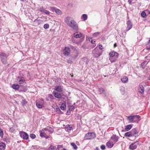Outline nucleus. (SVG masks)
Here are the masks:
<instances>
[{"label":"nucleus","instance_id":"obj_39","mask_svg":"<svg viewBox=\"0 0 150 150\" xmlns=\"http://www.w3.org/2000/svg\"><path fill=\"white\" fill-rule=\"evenodd\" d=\"M3 135L4 133L3 131L1 128H0V136L2 138L3 137Z\"/></svg>","mask_w":150,"mask_h":150},{"label":"nucleus","instance_id":"obj_22","mask_svg":"<svg viewBox=\"0 0 150 150\" xmlns=\"http://www.w3.org/2000/svg\"><path fill=\"white\" fill-rule=\"evenodd\" d=\"M45 130L46 131H48L49 134H51L54 132V130L51 127H47L45 128Z\"/></svg>","mask_w":150,"mask_h":150},{"label":"nucleus","instance_id":"obj_53","mask_svg":"<svg viewBox=\"0 0 150 150\" xmlns=\"http://www.w3.org/2000/svg\"><path fill=\"white\" fill-rule=\"evenodd\" d=\"M114 47H115L117 46V44L116 43H115L114 45Z\"/></svg>","mask_w":150,"mask_h":150},{"label":"nucleus","instance_id":"obj_1","mask_svg":"<svg viewBox=\"0 0 150 150\" xmlns=\"http://www.w3.org/2000/svg\"><path fill=\"white\" fill-rule=\"evenodd\" d=\"M64 22L68 26L73 30L76 31L78 30V25L72 18L70 17H66L64 20Z\"/></svg>","mask_w":150,"mask_h":150},{"label":"nucleus","instance_id":"obj_44","mask_svg":"<svg viewBox=\"0 0 150 150\" xmlns=\"http://www.w3.org/2000/svg\"><path fill=\"white\" fill-rule=\"evenodd\" d=\"M125 88H122L120 89V90H122V94L123 95L125 93Z\"/></svg>","mask_w":150,"mask_h":150},{"label":"nucleus","instance_id":"obj_14","mask_svg":"<svg viewBox=\"0 0 150 150\" xmlns=\"http://www.w3.org/2000/svg\"><path fill=\"white\" fill-rule=\"evenodd\" d=\"M17 81L19 83L22 84L25 82V80L23 77L19 76L17 79Z\"/></svg>","mask_w":150,"mask_h":150},{"label":"nucleus","instance_id":"obj_48","mask_svg":"<svg viewBox=\"0 0 150 150\" xmlns=\"http://www.w3.org/2000/svg\"><path fill=\"white\" fill-rule=\"evenodd\" d=\"M89 40L93 44H94L95 42V41H93V40H92V38H91Z\"/></svg>","mask_w":150,"mask_h":150},{"label":"nucleus","instance_id":"obj_16","mask_svg":"<svg viewBox=\"0 0 150 150\" xmlns=\"http://www.w3.org/2000/svg\"><path fill=\"white\" fill-rule=\"evenodd\" d=\"M40 11L42 12H43L45 14L49 15L50 14L49 11L46 10L45 8L43 7H40L39 9Z\"/></svg>","mask_w":150,"mask_h":150},{"label":"nucleus","instance_id":"obj_20","mask_svg":"<svg viewBox=\"0 0 150 150\" xmlns=\"http://www.w3.org/2000/svg\"><path fill=\"white\" fill-rule=\"evenodd\" d=\"M138 90L139 92L142 94L144 93V89L143 86L141 84H140L139 86Z\"/></svg>","mask_w":150,"mask_h":150},{"label":"nucleus","instance_id":"obj_36","mask_svg":"<svg viewBox=\"0 0 150 150\" xmlns=\"http://www.w3.org/2000/svg\"><path fill=\"white\" fill-rule=\"evenodd\" d=\"M124 136L125 137H132V136L130 134V132H127L125 133L124 134Z\"/></svg>","mask_w":150,"mask_h":150},{"label":"nucleus","instance_id":"obj_13","mask_svg":"<svg viewBox=\"0 0 150 150\" xmlns=\"http://www.w3.org/2000/svg\"><path fill=\"white\" fill-rule=\"evenodd\" d=\"M119 137L116 136V135H113L110 137V140L113 143H115L118 140Z\"/></svg>","mask_w":150,"mask_h":150},{"label":"nucleus","instance_id":"obj_42","mask_svg":"<svg viewBox=\"0 0 150 150\" xmlns=\"http://www.w3.org/2000/svg\"><path fill=\"white\" fill-rule=\"evenodd\" d=\"M30 137L32 139H34L36 137V136L34 134H30Z\"/></svg>","mask_w":150,"mask_h":150},{"label":"nucleus","instance_id":"obj_55","mask_svg":"<svg viewBox=\"0 0 150 150\" xmlns=\"http://www.w3.org/2000/svg\"><path fill=\"white\" fill-rule=\"evenodd\" d=\"M125 131H126L125 129V130H122V132H125Z\"/></svg>","mask_w":150,"mask_h":150},{"label":"nucleus","instance_id":"obj_11","mask_svg":"<svg viewBox=\"0 0 150 150\" xmlns=\"http://www.w3.org/2000/svg\"><path fill=\"white\" fill-rule=\"evenodd\" d=\"M63 54L65 55L68 56L70 54V50L68 47H66L63 51Z\"/></svg>","mask_w":150,"mask_h":150},{"label":"nucleus","instance_id":"obj_50","mask_svg":"<svg viewBox=\"0 0 150 150\" xmlns=\"http://www.w3.org/2000/svg\"><path fill=\"white\" fill-rule=\"evenodd\" d=\"M62 147L61 145H57V148H58V150H59V149Z\"/></svg>","mask_w":150,"mask_h":150},{"label":"nucleus","instance_id":"obj_19","mask_svg":"<svg viewBox=\"0 0 150 150\" xmlns=\"http://www.w3.org/2000/svg\"><path fill=\"white\" fill-rule=\"evenodd\" d=\"M127 26L126 30L128 31L132 28V23L129 20L128 21L127 23Z\"/></svg>","mask_w":150,"mask_h":150},{"label":"nucleus","instance_id":"obj_7","mask_svg":"<svg viewBox=\"0 0 150 150\" xmlns=\"http://www.w3.org/2000/svg\"><path fill=\"white\" fill-rule=\"evenodd\" d=\"M45 131V128L40 131V136L42 137H44L46 139H47L49 138V137L47 135Z\"/></svg>","mask_w":150,"mask_h":150},{"label":"nucleus","instance_id":"obj_9","mask_svg":"<svg viewBox=\"0 0 150 150\" xmlns=\"http://www.w3.org/2000/svg\"><path fill=\"white\" fill-rule=\"evenodd\" d=\"M37 106L39 108H42L43 106V100L42 99H40L36 103Z\"/></svg>","mask_w":150,"mask_h":150},{"label":"nucleus","instance_id":"obj_4","mask_svg":"<svg viewBox=\"0 0 150 150\" xmlns=\"http://www.w3.org/2000/svg\"><path fill=\"white\" fill-rule=\"evenodd\" d=\"M102 52V50H100L98 48L96 47L93 51L92 53L94 56L97 58L101 54Z\"/></svg>","mask_w":150,"mask_h":150},{"label":"nucleus","instance_id":"obj_17","mask_svg":"<svg viewBox=\"0 0 150 150\" xmlns=\"http://www.w3.org/2000/svg\"><path fill=\"white\" fill-rule=\"evenodd\" d=\"M60 92H57L56 91H53V93L54 96L57 98H61L62 97V95Z\"/></svg>","mask_w":150,"mask_h":150},{"label":"nucleus","instance_id":"obj_18","mask_svg":"<svg viewBox=\"0 0 150 150\" xmlns=\"http://www.w3.org/2000/svg\"><path fill=\"white\" fill-rule=\"evenodd\" d=\"M54 90L58 92H61L63 91V88L60 85H57L55 87Z\"/></svg>","mask_w":150,"mask_h":150},{"label":"nucleus","instance_id":"obj_49","mask_svg":"<svg viewBox=\"0 0 150 150\" xmlns=\"http://www.w3.org/2000/svg\"><path fill=\"white\" fill-rule=\"evenodd\" d=\"M99 49L101 50L103 49V46L102 45H100L99 46Z\"/></svg>","mask_w":150,"mask_h":150},{"label":"nucleus","instance_id":"obj_54","mask_svg":"<svg viewBox=\"0 0 150 150\" xmlns=\"http://www.w3.org/2000/svg\"><path fill=\"white\" fill-rule=\"evenodd\" d=\"M68 63H71V61L68 60Z\"/></svg>","mask_w":150,"mask_h":150},{"label":"nucleus","instance_id":"obj_45","mask_svg":"<svg viewBox=\"0 0 150 150\" xmlns=\"http://www.w3.org/2000/svg\"><path fill=\"white\" fill-rule=\"evenodd\" d=\"M22 104L23 105H24L26 103V101L25 100H23L21 102Z\"/></svg>","mask_w":150,"mask_h":150},{"label":"nucleus","instance_id":"obj_38","mask_svg":"<svg viewBox=\"0 0 150 150\" xmlns=\"http://www.w3.org/2000/svg\"><path fill=\"white\" fill-rule=\"evenodd\" d=\"M148 62L146 61H144L141 64V66L144 69L145 67V66L147 64Z\"/></svg>","mask_w":150,"mask_h":150},{"label":"nucleus","instance_id":"obj_30","mask_svg":"<svg viewBox=\"0 0 150 150\" xmlns=\"http://www.w3.org/2000/svg\"><path fill=\"white\" fill-rule=\"evenodd\" d=\"M98 91L100 94H105V91L103 88H100L99 89Z\"/></svg>","mask_w":150,"mask_h":150},{"label":"nucleus","instance_id":"obj_25","mask_svg":"<svg viewBox=\"0 0 150 150\" xmlns=\"http://www.w3.org/2000/svg\"><path fill=\"white\" fill-rule=\"evenodd\" d=\"M121 81L124 83H127L128 81V78L126 76H124L121 78Z\"/></svg>","mask_w":150,"mask_h":150},{"label":"nucleus","instance_id":"obj_12","mask_svg":"<svg viewBox=\"0 0 150 150\" xmlns=\"http://www.w3.org/2000/svg\"><path fill=\"white\" fill-rule=\"evenodd\" d=\"M50 8L52 10L54 11L58 15H60L62 13V11L54 7H51Z\"/></svg>","mask_w":150,"mask_h":150},{"label":"nucleus","instance_id":"obj_2","mask_svg":"<svg viewBox=\"0 0 150 150\" xmlns=\"http://www.w3.org/2000/svg\"><path fill=\"white\" fill-rule=\"evenodd\" d=\"M140 116L138 115H130L127 117V118L129 121V122H138L140 120Z\"/></svg>","mask_w":150,"mask_h":150},{"label":"nucleus","instance_id":"obj_37","mask_svg":"<svg viewBox=\"0 0 150 150\" xmlns=\"http://www.w3.org/2000/svg\"><path fill=\"white\" fill-rule=\"evenodd\" d=\"M135 0H128V2L129 4L132 5L133 4H134L136 3V1Z\"/></svg>","mask_w":150,"mask_h":150},{"label":"nucleus","instance_id":"obj_27","mask_svg":"<svg viewBox=\"0 0 150 150\" xmlns=\"http://www.w3.org/2000/svg\"><path fill=\"white\" fill-rule=\"evenodd\" d=\"M81 18L82 20L85 21L87 19V15L86 14H83L81 16Z\"/></svg>","mask_w":150,"mask_h":150},{"label":"nucleus","instance_id":"obj_58","mask_svg":"<svg viewBox=\"0 0 150 150\" xmlns=\"http://www.w3.org/2000/svg\"><path fill=\"white\" fill-rule=\"evenodd\" d=\"M137 1V0H135L134 1H136V2Z\"/></svg>","mask_w":150,"mask_h":150},{"label":"nucleus","instance_id":"obj_57","mask_svg":"<svg viewBox=\"0 0 150 150\" xmlns=\"http://www.w3.org/2000/svg\"><path fill=\"white\" fill-rule=\"evenodd\" d=\"M148 79L149 80H150V75L149 76V79Z\"/></svg>","mask_w":150,"mask_h":150},{"label":"nucleus","instance_id":"obj_21","mask_svg":"<svg viewBox=\"0 0 150 150\" xmlns=\"http://www.w3.org/2000/svg\"><path fill=\"white\" fill-rule=\"evenodd\" d=\"M82 34L79 32H76L74 34V36L76 38H80L82 36Z\"/></svg>","mask_w":150,"mask_h":150},{"label":"nucleus","instance_id":"obj_51","mask_svg":"<svg viewBox=\"0 0 150 150\" xmlns=\"http://www.w3.org/2000/svg\"><path fill=\"white\" fill-rule=\"evenodd\" d=\"M27 90V89H24L23 90H22L21 91H23L24 92H26Z\"/></svg>","mask_w":150,"mask_h":150},{"label":"nucleus","instance_id":"obj_29","mask_svg":"<svg viewBox=\"0 0 150 150\" xmlns=\"http://www.w3.org/2000/svg\"><path fill=\"white\" fill-rule=\"evenodd\" d=\"M19 86L18 84H13L12 86V88L15 90H18V89H19Z\"/></svg>","mask_w":150,"mask_h":150},{"label":"nucleus","instance_id":"obj_3","mask_svg":"<svg viewBox=\"0 0 150 150\" xmlns=\"http://www.w3.org/2000/svg\"><path fill=\"white\" fill-rule=\"evenodd\" d=\"M109 60L112 63L115 62L117 59L118 54V53L114 51L111 52L109 54Z\"/></svg>","mask_w":150,"mask_h":150},{"label":"nucleus","instance_id":"obj_23","mask_svg":"<svg viewBox=\"0 0 150 150\" xmlns=\"http://www.w3.org/2000/svg\"><path fill=\"white\" fill-rule=\"evenodd\" d=\"M106 145L108 148H111L113 146L114 143L110 141L107 142Z\"/></svg>","mask_w":150,"mask_h":150},{"label":"nucleus","instance_id":"obj_56","mask_svg":"<svg viewBox=\"0 0 150 150\" xmlns=\"http://www.w3.org/2000/svg\"><path fill=\"white\" fill-rule=\"evenodd\" d=\"M20 0L21 2H24L25 1V0Z\"/></svg>","mask_w":150,"mask_h":150},{"label":"nucleus","instance_id":"obj_32","mask_svg":"<svg viewBox=\"0 0 150 150\" xmlns=\"http://www.w3.org/2000/svg\"><path fill=\"white\" fill-rule=\"evenodd\" d=\"M132 127V125H129L125 127V130L126 131H128L130 130Z\"/></svg>","mask_w":150,"mask_h":150},{"label":"nucleus","instance_id":"obj_47","mask_svg":"<svg viewBox=\"0 0 150 150\" xmlns=\"http://www.w3.org/2000/svg\"><path fill=\"white\" fill-rule=\"evenodd\" d=\"M100 148L102 150H104L105 148V147L104 145H102L100 146Z\"/></svg>","mask_w":150,"mask_h":150},{"label":"nucleus","instance_id":"obj_10","mask_svg":"<svg viewBox=\"0 0 150 150\" xmlns=\"http://www.w3.org/2000/svg\"><path fill=\"white\" fill-rule=\"evenodd\" d=\"M130 132V134L132 137L134 136L135 137L137 136H138L137 134H138V131L137 130L136 128H134L132 129L131 131H129Z\"/></svg>","mask_w":150,"mask_h":150},{"label":"nucleus","instance_id":"obj_46","mask_svg":"<svg viewBox=\"0 0 150 150\" xmlns=\"http://www.w3.org/2000/svg\"><path fill=\"white\" fill-rule=\"evenodd\" d=\"M99 33H100L98 32H96L93 34V36L95 37L97 36L99 34Z\"/></svg>","mask_w":150,"mask_h":150},{"label":"nucleus","instance_id":"obj_26","mask_svg":"<svg viewBox=\"0 0 150 150\" xmlns=\"http://www.w3.org/2000/svg\"><path fill=\"white\" fill-rule=\"evenodd\" d=\"M62 110H64L66 109V105L65 103H62L61 104L60 106L59 107Z\"/></svg>","mask_w":150,"mask_h":150},{"label":"nucleus","instance_id":"obj_24","mask_svg":"<svg viewBox=\"0 0 150 150\" xmlns=\"http://www.w3.org/2000/svg\"><path fill=\"white\" fill-rule=\"evenodd\" d=\"M6 147V144L3 142L0 143V150H4Z\"/></svg>","mask_w":150,"mask_h":150},{"label":"nucleus","instance_id":"obj_35","mask_svg":"<svg viewBox=\"0 0 150 150\" xmlns=\"http://www.w3.org/2000/svg\"><path fill=\"white\" fill-rule=\"evenodd\" d=\"M56 149V147L52 145H50V147L48 149V150H53Z\"/></svg>","mask_w":150,"mask_h":150},{"label":"nucleus","instance_id":"obj_34","mask_svg":"<svg viewBox=\"0 0 150 150\" xmlns=\"http://www.w3.org/2000/svg\"><path fill=\"white\" fill-rule=\"evenodd\" d=\"M71 145L73 147L74 149L76 150L77 149V147L74 143H71Z\"/></svg>","mask_w":150,"mask_h":150},{"label":"nucleus","instance_id":"obj_31","mask_svg":"<svg viewBox=\"0 0 150 150\" xmlns=\"http://www.w3.org/2000/svg\"><path fill=\"white\" fill-rule=\"evenodd\" d=\"M68 107L69 108V109L67 111V112H70L71 110H74V106L73 105L69 106Z\"/></svg>","mask_w":150,"mask_h":150},{"label":"nucleus","instance_id":"obj_41","mask_svg":"<svg viewBox=\"0 0 150 150\" xmlns=\"http://www.w3.org/2000/svg\"><path fill=\"white\" fill-rule=\"evenodd\" d=\"M43 27L45 29H47L49 28V25L48 24H46L44 25Z\"/></svg>","mask_w":150,"mask_h":150},{"label":"nucleus","instance_id":"obj_8","mask_svg":"<svg viewBox=\"0 0 150 150\" xmlns=\"http://www.w3.org/2000/svg\"><path fill=\"white\" fill-rule=\"evenodd\" d=\"M20 134L21 137L25 139H28V135L26 133L24 132H20Z\"/></svg>","mask_w":150,"mask_h":150},{"label":"nucleus","instance_id":"obj_6","mask_svg":"<svg viewBox=\"0 0 150 150\" xmlns=\"http://www.w3.org/2000/svg\"><path fill=\"white\" fill-rule=\"evenodd\" d=\"M7 57L6 54L5 53L3 52L0 53V57L1 61L4 64H7Z\"/></svg>","mask_w":150,"mask_h":150},{"label":"nucleus","instance_id":"obj_28","mask_svg":"<svg viewBox=\"0 0 150 150\" xmlns=\"http://www.w3.org/2000/svg\"><path fill=\"white\" fill-rule=\"evenodd\" d=\"M72 128V127H71L70 125H67V127H65V130L68 132H69L70 131Z\"/></svg>","mask_w":150,"mask_h":150},{"label":"nucleus","instance_id":"obj_52","mask_svg":"<svg viewBox=\"0 0 150 150\" xmlns=\"http://www.w3.org/2000/svg\"><path fill=\"white\" fill-rule=\"evenodd\" d=\"M40 21V20H38V19H35V20L34 21L35 22V21Z\"/></svg>","mask_w":150,"mask_h":150},{"label":"nucleus","instance_id":"obj_59","mask_svg":"<svg viewBox=\"0 0 150 150\" xmlns=\"http://www.w3.org/2000/svg\"><path fill=\"white\" fill-rule=\"evenodd\" d=\"M149 70H150V68L149 69Z\"/></svg>","mask_w":150,"mask_h":150},{"label":"nucleus","instance_id":"obj_43","mask_svg":"<svg viewBox=\"0 0 150 150\" xmlns=\"http://www.w3.org/2000/svg\"><path fill=\"white\" fill-rule=\"evenodd\" d=\"M48 97L49 98H50V99H51V100L53 99L54 98V97H53V96L52 95V94L49 95Z\"/></svg>","mask_w":150,"mask_h":150},{"label":"nucleus","instance_id":"obj_5","mask_svg":"<svg viewBox=\"0 0 150 150\" xmlns=\"http://www.w3.org/2000/svg\"><path fill=\"white\" fill-rule=\"evenodd\" d=\"M96 137V134L93 132H88L86 134L85 138L86 139H90Z\"/></svg>","mask_w":150,"mask_h":150},{"label":"nucleus","instance_id":"obj_33","mask_svg":"<svg viewBox=\"0 0 150 150\" xmlns=\"http://www.w3.org/2000/svg\"><path fill=\"white\" fill-rule=\"evenodd\" d=\"M55 109L57 113L59 114H62V112L60 110V109L58 107H57Z\"/></svg>","mask_w":150,"mask_h":150},{"label":"nucleus","instance_id":"obj_15","mask_svg":"<svg viewBox=\"0 0 150 150\" xmlns=\"http://www.w3.org/2000/svg\"><path fill=\"white\" fill-rule=\"evenodd\" d=\"M138 144V143L137 142L132 144L129 146V148L130 149L132 150H133L136 149L137 147Z\"/></svg>","mask_w":150,"mask_h":150},{"label":"nucleus","instance_id":"obj_40","mask_svg":"<svg viewBox=\"0 0 150 150\" xmlns=\"http://www.w3.org/2000/svg\"><path fill=\"white\" fill-rule=\"evenodd\" d=\"M141 16L143 17H145L146 16V13L144 11H143L142 12L141 14Z\"/></svg>","mask_w":150,"mask_h":150}]
</instances>
